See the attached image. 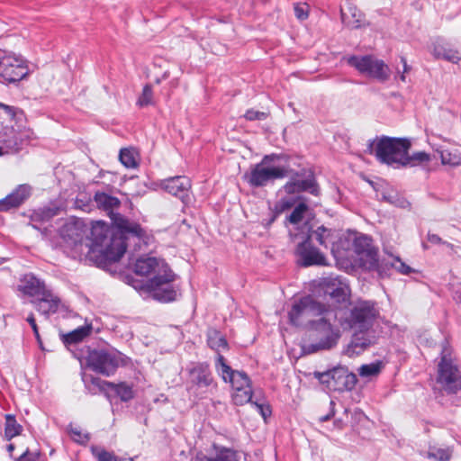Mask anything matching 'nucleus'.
<instances>
[{"instance_id": "1", "label": "nucleus", "mask_w": 461, "mask_h": 461, "mask_svg": "<svg viewBox=\"0 0 461 461\" xmlns=\"http://www.w3.org/2000/svg\"><path fill=\"white\" fill-rule=\"evenodd\" d=\"M109 232L104 221H96L89 238L83 221L78 220L65 222L59 230L64 250L69 258L93 262L98 267L119 261L126 252L127 244L122 235H109Z\"/></svg>"}, {"instance_id": "2", "label": "nucleus", "mask_w": 461, "mask_h": 461, "mask_svg": "<svg viewBox=\"0 0 461 461\" xmlns=\"http://www.w3.org/2000/svg\"><path fill=\"white\" fill-rule=\"evenodd\" d=\"M94 202L98 209L105 212L110 216L113 224L116 228V230L110 231L109 235L122 234L125 243L129 235L136 238L139 241L143 239L145 230L139 223L131 221L119 213H114V210L118 209L121 205V202L117 197L104 192H96L94 195Z\"/></svg>"}, {"instance_id": "3", "label": "nucleus", "mask_w": 461, "mask_h": 461, "mask_svg": "<svg viewBox=\"0 0 461 461\" xmlns=\"http://www.w3.org/2000/svg\"><path fill=\"white\" fill-rule=\"evenodd\" d=\"M339 312L329 308L313 326L309 330L314 333L317 341L303 347L306 354H312L320 350H330L335 348L341 336L340 330L335 321H339Z\"/></svg>"}, {"instance_id": "4", "label": "nucleus", "mask_w": 461, "mask_h": 461, "mask_svg": "<svg viewBox=\"0 0 461 461\" xmlns=\"http://www.w3.org/2000/svg\"><path fill=\"white\" fill-rule=\"evenodd\" d=\"M339 323L343 330H354L358 332L368 330L379 315L375 303L359 301L348 310H339Z\"/></svg>"}, {"instance_id": "5", "label": "nucleus", "mask_w": 461, "mask_h": 461, "mask_svg": "<svg viewBox=\"0 0 461 461\" xmlns=\"http://www.w3.org/2000/svg\"><path fill=\"white\" fill-rule=\"evenodd\" d=\"M411 145L407 138L382 136L369 140L367 148L370 153H375L380 162L398 167L402 156L409 151Z\"/></svg>"}, {"instance_id": "6", "label": "nucleus", "mask_w": 461, "mask_h": 461, "mask_svg": "<svg viewBox=\"0 0 461 461\" xmlns=\"http://www.w3.org/2000/svg\"><path fill=\"white\" fill-rule=\"evenodd\" d=\"M329 308L317 302L312 295L303 296L294 302L289 311V321L295 327L310 330L313 326V322L317 321Z\"/></svg>"}, {"instance_id": "7", "label": "nucleus", "mask_w": 461, "mask_h": 461, "mask_svg": "<svg viewBox=\"0 0 461 461\" xmlns=\"http://www.w3.org/2000/svg\"><path fill=\"white\" fill-rule=\"evenodd\" d=\"M437 382L447 394H456L461 391V366L447 347H443L441 351Z\"/></svg>"}, {"instance_id": "8", "label": "nucleus", "mask_w": 461, "mask_h": 461, "mask_svg": "<svg viewBox=\"0 0 461 461\" xmlns=\"http://www.w3.org/2000/svg\"><path fill=\"white\" fill-rule=\"evenodd\" d=\"M289 174V166L269 167L257 163L244 174L243 179L250 187L259 188L267 186L277 179L285 178Z\"/></svg>"}, {"instance_id": "9", "label": "nucleus", "mask_w": 461, "mask_h": 461, "mask_svg": "<svg viewBox=\"0 0 461 461\" xmlns=\"http://www.w3.org/2000/svg\"><path fill=\"white\" fill-rule=\"evenodd\" d=\"M125 357L115 350L89 351L86 362L93 371L109 376L115 372L121 364H125Z\"/></svg>"}, {"instance_id": "10", "label": "nucleus", "mask_w": 461, "mask_h": 461, "mask_svg": "<svg viewBox=\"0 0 461 461\" xmlns=\"http://www.w3.org/2000/svg\"><path fill=\"white\" fill-rule=\"evenodd\" d=\"M176 275L167 268L161 275L154 276L147 281L145 287L151 296L161 303H169L176 300L177 291L172 284Z\"/></svg>"}, {"instance_id": "11", "label": "nucleus", "mask_w": 461, "mask_h": 461, "mask_svg": "<svg viewBox=\"0 0 461 461\" xmlns=\"http://www.w3.org/2000/svg\"><path fill=\"white\" fill-rule=\"evenodd\" d=\"M289 180L283 186L287 194L308 192L314 196L319 195L320 187L312 170L306 167L294 170L289 167Z\"/></svg>"}, {"instance_id": "12", "label": "nucleus", "mask_w": 461, "mask_h": 461, "mask_svg": "<svg viewBox=\"0 0 461 461\" xmlns=\"http://www.w3.org/2000/svg\"><path fill=\"white\" fill-rule=\"evenodd\" d=\"M347 63L355 68L360 74L384 82L389 78V68L381 59L371 55H352L346 58Z\"/></svg>"}, {"instance_id": "13", "label": "nucleus", "mask_w": 461, "mask_h": 461, "mask_svg": "<svg viewBox=\"0 0 461 461\" xmlns=\"http://www.w3.org/2000/svg\"><path fill=\"white\" fill-rule=\"evenodd\" d=\"M188 390L195 394L211 392L217 387L210 366L206 362L195 363L189 370Z\"/></svg>"}, {"instance_id": "14", "label": "nucleus", "mask_w": 461, "mask_h": 461, "mask_svg": "<svg viewBox=\"0 0 461 461\" xmlns=\"http://www.w3.org/2000/svg\"><path fill=\"white\" fill-rule=\"evenodd\" d=\"M353 252L355 261L359 267L373 270L378 264V251L372 243V239L366 235H359L354 239Z\"/></svg>"}, {"instance_id": "15", "label": "nucleus", "mask_w": 461, "mask_h": 461, "mask_svg": "<svg viewBox=\"0 0 461 461\" xmlns=\"http://www.w3.org/2000/svg\"><path fill=\"white\" fill-rule=\"evenodd\" d=\"M29 70L25 61L15 55L0 57V80L8 83L17 82L25 77Z\"/></svg>"}, {"instance_id": "16", "label": "nucleus", "mask_w": 461, "mask_h": 461, "mask_svg": "<svg viewBox=\"0 0 461 461\" xmlns=\"http://www.w3.org/2000/svg\"><path fill=\"white\" fill-rule=\"evenodd\" d=\"M295 254L298 258L297 263L304 267L327 264L324 255L312 244V235L309 234L298 243Z\"/></svg>"}, {"instance_id": "17", "label": "nucleus", "mask_w": 461, "mask_h": 461, "mask_svg": "<svg viewBox=\"0 0 461 461\" xmlns=\"http://www.w3.org/2000/svg\"><path fill=\"white\" fill-rule=\"evenodd\" d=\"M321 285L324 293L338 303L345 302L349 294L348 285L346 278L342 276L325 277L322 279Z\"/></svg>"}, {"instance_id": "18", "label": "nucleus", "mask_w": 461, "mask_h": 461, "mask_svg": "<svg viewBox=\"0 0 461 461\" xmlns=\"http://www.w3.org/2000/svg\"><path fill=\"white\" fill-rule=\"evenodd\" d=\"M161 187L168 194L177 197L184 203L189 199L191 181L187 176H177L169 177L161 182Z\"/></svg>"}, {"instance_id": "19", "label": "nucleus", "mask_w": 461, "mask_h": 461, "mask_svg": "<svg viewBox=\"0 0 461 461\" xmlns=\"http://www.w3.org/2000/svg\"><path fill=\"white\" fill-rule=\"evenodd\" d=\"M47 289L45 282L32 273L21 276L17 284V291L28 297H39Z\"/></svg>"}, {"instance_id": "20", "label": "nucleus", "mask_w": 461, "mask_h": 461, "mask_svg": "<svg viewBox=\"0 0 461 461\" xmlns=\"http://www.w3.org/2000/svg\"><path fill=\"white\" fill-rule=\"evenodd\" d=\"M32 187L28 184L17 185L11 194L0 200V211L8 212L20 207L32 195Z\"/></svg>"}, {"instance_id": "21", "label": "nucleus", "mask_w": 461, "mask_h": 461, "mask_svg": "<svg viewBox=\"0 0 461 461\" xmlns=\"http://www.w3.org/2000/svg\"><path fill=\"white\" fill-rule=\"evenodd\" d=\"M167 268L169 267L164 260L148 256L139 258L134 266L135 273L140 276L161 275Z\"/></svg>"}, {"instance_id": "22", "label": "nucleus", "mask_w": 461, "mask_h": 461, "mask_svg": "<svg viewBox=\"0 0 461 461\" xmlns=\"http://www.w3.org/2000/svg\"><path fill=\"white\" fill-rule=\"evenodd\" d=\"M332 377L330 391L333 392L351 391L357 382L356 375L342 366L334 367Z\"/></svg>"}, {"instance_id": "23", "label": "nucleus", "mask_w": 461, "mask_h": 461, "mask_svg": "<svg viewBox=\"0 0 461 461\" xmlns=\"http://www.w3.org/2000/svg\"><path fill=\"white\" fill-rule=\"evenodd\" d=\"M375 343V337L365 332H358L352 336L350 342L343 350V354L348 357H354L366 351Z\"/></svg>"}, {"instance_id": "24", "label": "nucleus", "mask_w": 461, "mask_h": 461, "mask_svg": "<svg viewBox=\"0 0 461 461\" xmlns=\"http://www.w3.org/2000/svg\"><path fill=\"white\" fill-rule=\"evenodd\" d=\"M36 301H33V304L36 310L46 318H49L50 314L57 312L60 299L55 295L50 290L47 289Z\"/></svg>"}, {"instance_id": "25", "label": "nucleus", "mask_w": 461, "mask_h": 461, "mask_svg": "<svg viewBox=\"0 0 461 461\" xmlns=\"http://www.w3.org/2000/svg\"><path fill=\"white\" fill-rule=\"evenodd\" d=\"M342 23L349 29H359L366 25L363 13L357 6L349 5L347 11H340Z\"/></svg>"}, {"instance_id": "26", "label": "nucleus", "mask_w": 461, "mask_h": 461, "mask_svg": "<svg viewBox=\"0 0 461 461\" xmlns=\"http://www.w3.org/2000/svg\"><path fill=\"white\" fill-rule=\"evenodd\" d=\"M432 52L436 59H442L454 64H457L461 60L459 52L441 39L433 43Z\"/></svg>"}, {"instance_id": "27", "label": "nucleus", "mask_w": 461, "mask_h": 461, "mask_svg": "<svg viewBox=\"0 0 461 461\" xmlns=\"http://www.w3.org/2000/svg\"><path fill=\"white\" fill-rule=\"evenodd\" d=\"M208 347L218 354L229 349V344L225 336L216 329L211 328L206 333Z\"/></svg>"}, {"instance_id": "28", "label": "nucleus", "mask_w": 461, "mask_h": 461, "mask_svg": "<svg viewBox=\"0 0 461 461\" xmlns=\"http://www.w3.org/2000/svg\"><path fill=\"white\" fill-rule=\"evenodd\" d=\"M82 380L87 392L93 395L98 394L110 386H113V383L102 380L99 377H95L92 375L86 373L82 374Z\"/></svg>"}, {"instance_id": "29", "label": "nucleus", "mask_w": 461, "mask_h": 461, "mask_svg": "<svg viewBox=\"0 0 461 461\" xmlns=\"http://www.w3.org/2000/svg\"><path fill=\"white\" fill-rule=\"evenodd\" d=\"M216 453L213 456H208L204 454H197L195 461H239L236 452L228 447H217L214 446Z\"/></svg>"}, {"instance_id": "30", "label": "nucleus", "mask_w": 461, "mask_h": 461, "mask_svg": "<svg viewBox=\"0 0 461 461\" xmlns=\"http://www.w3.org/2000/svg\"><path fill=\"white\" fill-rule=\"evenodd\" d=\"M312 210L305 201H299L294 207L289 215L286 216V221L293 225L301 223L304 219L310 218Z\"/></svg>"}, {"instance_id": "31", "label": "nucleus", "mask_w": 461, "mask_h": 461, "mask_svg": "<svg viewBox=\"0 0 461 461\" xmlns=\"http://www.w3.org/2000/svg\"><path fill=\"white\" fill-rule=\"evenodd\" d=\"M306 234L312 235V240L314 239L321 246L328 248L329 244L333 243L335 237L334 231L331 229H328L323 225L319 226L315 230Z\"/></svg>"}, {"instance_id": "32", "label": "nucleus", "mask_w": 461, "mask_h": 461, "mask_svg": "<svg viewBox=\"0 0 461 461\" xmlns=\"http://www.w3.org/2000/svg\"><path fill=\"white\" fill-rule=\"evenodd\" d=\"M215 369L217 374L221 379L228 383L231 377L238 372V370L232 369L226 362L224 357L221 354H218L215 358Z\"/></svg>"}, {"instance_id": "33", "label": "nucleus", "mask_w": 461, "mask_h": 461, "mask_svg": "<svg viewBox=\"0 0 461 461\" xmlns=\"http://www.w3.org/2000/svg\"><path fill=\"white\" fill-rule=\"evenodd\" d=\"M430 156L425 151L414 152L409 155L408 152L402 156L400 166L402 167H416L418 165L429 162Z\"/></svg>"}, {"instance_id": "34", "label": "nucleus", "mask_w": 461, "mask_h": 461, "mask_svg": "<svg viewBox=\"0 0 461 461\" xmlns=\"http://www.w3.org/2000/svg\"><path fill=\"white\" fill-rule=\"evenodd\" d=\"M231 399L235 405L242 406L249 402L251 404L255 401L253 400L252 386L234 390Z\"/></svg>"}, {"instance_id": "35", "label": "nucleus", "mask_w": 461, "mask_h": 461, "mask_svg": "<svg viewBox=\"0 0 461 461\" xmlns=\"http://www.w3.org/2000/svg\"><path fill=\"white\" fill-rule=\"evenodd\" d=\"M439 154L441 163L443 165H449L452 167H457L461 165V153L457 149H437Z\"/></svg>"}, {"instance_id": "36", "label": "nucleus", "mask_w": 461, "mask_h": 461, "mask_svg": "<svg viewBox=\"0 0 461 461\" xmlns=\"http://www.w3.org/2000/svg\"><path fill=\"white\" fill-rule=\"evenodd\" d=\"M119 159L127 168H135L138 167V153L134 149H122L119 153Z\"/></svg>"}, {"instance_id": "37", "label": "nucleus", "mask_w": 461, "mask_h": 461, "mask_svg": "<svg viewBox=\"0 0 461 461\" xmlns=\"http://www.w3.org/2000/svg\"><path fill=\"white\" fill-rule=\"evenodd\" d=\"M91 326H81L64 336V343L74 344L82 341L90 334Z\"/></svg>"}, {"instance_id": "38", "label": "nucleus", "mask_w": 461, "mask_h": 461, "mask_svg": "<svg viewBox=\"0 0 461 461\" xmlns=\"http://www.w3.org/2000/svg\"><path fill=\"white\" fill-rule=\"evenodd\" d=\"M59 209L58 207H44L34 211L31 216L32 221H48L58 215Z\"/></svg>"}, {"instance_id": "39", "label": "nucleus", "mask_w": 461, "mask_h": 461, "mask_svg": "<svg viewBox=\"0 0 461 461\" xmlns=\"http://www.w3.org/2000/svg\"><path fill=\"white\" fill-rule=\"evenodd\" d=\"M22 431V426L17 423L14 416L11 414H7L5 416V436L7 439H12L13 438L18 436Z\"/></svg>"}, {"instance_id": "40", "label": "nucleus", "mask_w": 461, "mask_h": 461, "mask_svg": "<svg viewBox=\"0 0 461 461\" xmlns=\"http://www.w3.org/2000/svg\"><path fill=\"white\" fill-rule=\"evenodd\" d=\"M383 368L381 361H375L370 364L362 365L358 368V375L361 377H372L377 375Z\"/></svg>"}, {"instance_id": "41", "label": "nucleus", "mask_w": 461, "mask_h": 461, "mask_svg": "<svg viewBox=\"0 0 461 461\" xmlns=\"http://www.w3.org/2000/svg\"><path fill=\"white\" fill-rule=\"evenodd\" d=\"M228 383L231 384L233 391L251 386L250 378L243 371H238Z\"/></svg>"}, {"instance_id": "42", "label": "nucleus", "mask_w": 461, "mask_h": 461, "mask_svg": "<svg viewBox=\"0 0 461 461\" xmlns=\"http://www.w3.org/2000/svg\"><path fill=\"white\" fill-rule=\"evenodd\" d=\"M110 388L113 389L122 402H128L134 397L132 387L126 383L113 384V386H110Z\"/></svg>"}, {"instance_id": "43", "label": "nucleus", "mask_w": 461, "mask_h": 461, "mask_svg": "<svg viewBox=\"0 0 461 461\" xmlns=\"http://www.w3.org/2000/svg\"><path fill=\"white\" fill-rule=\"evenodd\" d=\"M14 107L0 103V125H5V127H7L8 123H11L14 120Z\"/></svg>"}, {"instance_id": "44", "label": "nucleus", "mask_w": 461, "mask_h": 461, "mask_svg": "<svg viewBox=\"0 0 461 461\" xmlns=\"http://www.w3.org/2000/svg\"><path fill=\"white\" fill-rule=\"evenodd\" d=\"M92 452L98 461H133L132 458H120L118 459L113 454L98 447H92Z\"/></svg>"}, {"instance_id": "45", "label": "nucleus", "mask_w": 461, "mask_h": 461, "mask_svg": "<svg viewBox=\"0 0 461 461\" xmlns=\"http://www.w3.org/2000/svg\"><path fill=\"white\" fill-rule=\"evenodd\" d=\"M296 199L293 197H283L275 205L276 214H280L294 208L296 205Z\"/></svg>"}, {"instance_id": "46", "label": "nucleus", "mask_w": 461, "mask_h": 461, "mask_svg": "<svg viewBox=\"0 0 461 461\" xmlns=\"http://www.w3.org/2000/svg\"><path fill=\"white\" fill-rule=\"evenodd\" d=\"M314 377L318 379V381L326 385V388L330 391L332 376L334 375V368L327 370L325 372H314Z\"/></svg>"}, {"instance_id": "47", "label": "nucleus", "mask_w": 461, "mask_h": 461, "mask_svg": "<svg viewBox=\"0 0 461 461\" xmlns=\"http://www.w3.org/2000/svg\"><path fill=\"white\" fill-rule=\"evenodd\" d=\"M153 91L149 85L143 87L142 94L139 97L137 104L140 107L148 106L152 104Z\"/></svg>"}, {"instance_id": "48", "label": "nucleus", "mask_w": 461, "mask_h": 461, "mask_svg": "<svg viewBox=\"0 0 461 461\" xmlns=\"http://www.w3.org/2000/svg\"><path fill=\"white\" fill-rule=\"evenodd\" d=\"M68 431L71 438L79 444H86L89 440V435L82 433L81 429L77 427H68Z\"/></svg>"}, {"instance_id": "49", "label": "nucleus", "mask_w": 461, "mask_h": 461, "mask_svg": "<svg viewBox=\"0 0 461 461\" xmlns=\"http://www.w3.org/2000/svg\"><path fill=\"white\" fill-rule=\"evenodd\" d=\"M429 456L438 461H448L450 458V452L447 448L431 447L429 451Z\"/></svg>"}, {"instance_id": "50", "label": "nucleus", "mask_w": 461, "mask_h": 461, "mask_svg": "<svg viewBox=\"0 0 461 461\" xmlns=\"http://www.w3.org/2000/svg\"><path fill=\"white\" fill-rule=\"evenodd\" d=\"M251 405L256 408V410L260 413V415L265 420L272 413L270 406L268 404L259 402L258 399L252 402Z\"/></svg>"}, {"instance_id": "51", "label": "nucleus", "mask_w": 461, "mask_h": 461, "mask_svg": "<svg viewBox=\"0 0 461 461\" xmlns=\"http://www.w3.org/2000/svg\"><path fill=\"white\" fill-rule=\"evenodd\" d=\"M294 10V15L298 20L303 21L308 18L309 12L307 5L295 4Z\"/></svg>"}, {"instance_id": "52", "label": "nucleus", "mask_w": 461, "mask_h": 461, "mask_svg": "<svg viewBox=\"0 0 461 461\" xmlns=\"http://www.w3.org/2000/svg\"><path fill=\"white\" fill-rule=\"evenodd\" d=\"M244 116L249 121H263L267 118V113L253 109H249L246 112Z\"/></svg>"}, {"instance_id": "53", "label": "nucleus", "mask_w": 461, "mask_h": 461, "mask_svg": "<svg viewBox=\"0 0 461 461\" xmlns=\"http://www.w3.org/2000/svg\"><path fill=\"white\" fill-rule=\"evenodd\" d=\"M428 240L432 244H443V245L447 246V248H450V249L453 248V244H451L447 241L442 240V239L438 235L434 234V233H428Z\"/></svg>"}, {"instance_id": "54", "label": "nucleus", "mask_w": 461, "mask_h": 461, "mask_svg": "<svg viewBox=\"0 0 461 461\" xmlns=\"http://www.w3.org/2000/svg\"><path fill=\"white\" fill-rule=\"evenodd\" d=\"M26 321H28V323L31 325V327H32V330H33V333H34V336H35V338H36L37 341H38L39 343H41V337H40V333H39V329H38V326H37V324H36V321H35V319H34V315H33V313H31V314L27 317Z\"/></svg>"}, {"instance_id": "55", "label": "nucleus", "mask_w": 461, "mask_h": 461, "mask_svg": "<svg viewBox=\"0 0 461 461\" xmlns=\"http://www.w3.org/2000/svg\"><path fill=\"white\" fill-rule=\"evenodd\" d=\"M394 267L403 275H409L412 272V269L411 267L406 265L404 262H402L400 258H397V264L394 266Z\"/></svg>"}, {"instance_id": "56", "label": "nucleus", "mask_w": 461, "mask_h": 461, "mask_svg": "<svg viewBox=\"0 0 461 461\" xmlns=\"http://www.w3.org/2000/svg\"><path fill=\"white\" fill-rule=\"evenodd\" d=\"M383 200H384L392 204H395L397 206H403V202L400 201V199L397 198L396 194H384Z\"/></svg>"}, {"instance_id": "57", "label": "nucleus", "mask_w": 461, "mask_h": 461, "mask_svg": "<svg viewBox=\"0 0 461 461\" xmlns=\"http://www.w3.org/2000/svg\"><path fill=\"white\" fill-rule=\"evenodd\" d=\"M281 158H282L281 155L272 153L269 155H265L259 163H261L265 166H268L269 163H271L275 160L280 159Z\"/></svg>"}, {"instance_id": "58", "label": "nucleus", "mask_w": 461, "mask_h": 461, "mask_svg": "<svg viewBox=\"0 0 461 461\" xmlns=\"http://www.w3.org/2000/svg\"><path fill=\"white\" fill-rule=\"evenodd\" d=\"M401 61H402V63L403 65V71L400 75V79L404 82L405 79H406L405 73L410 71L411 67L407 64L406 59L404 57H401Z\"/></svg>"}, {"instance_id": "59", "label": "nucleus", "mask_w": 461, "mask_h": 461, "mask_svg": "<svg viewBox=\"0 0 461 461\" xmlns=\"http://www.w3.org/2000/svg\"><path fill=\"white\" fill-rule=\"evenodd\" d=\"M81 203H83V201L81 199H77L76 204L77 207L82 208L85 212L90 211V204H88V203L80 204Z\"/></svg>"}, {"instance_id": "60", "label": "nucleus", "mask_w": 461, "mask_h": 461, "mask_svg": "<svg viewBox=\"0 0 461 461\" xmlns=\"http://www.w3.org/2000/svg\"><path fill=\"white\" fill-rule=\"evenodd\" d=\"M31 454L29 451H25L16 461H31Z\"/></svg>"}, {"instance_id": "61", "label": "nucleus", "mask_w": 461, "mask_h": 461, "mask_svg": "<svg viewBox=\"0 0 461 461\" xmlns=\"http://www.w3.org/2000/svg\"><path fill=\"white\" fill-rule=\"evenodd\" d=\"M333 415H334V411H333V410H332V411H331L330 413H328L327 415H324V416L320 417V419H319V420H320V421H321V422H325V421L329 420H330Z\"/></svg>"}, {"instance_id": "62", "label": "nucleus", "mask_w": 461, "mask_h": 461, "mask_svg": "<svg viewBox=\"0 0 461 461\" xmlns=\"http://www.w3.org/2000/svg\"><path fill=\"white\" fill-rule=\"evenodd\" d=\"M14 449V446L13 444H9V445L7 446V450H8L9 452H12Z\"/></svg>"}, {"instance_id": "63", "label": "nucleus", "mask_w": 461, "mask_h": 461, "mask_svg": "<svg viewBox=\"0 0 461 461\" xmlns=\"http://www.w3.org/2000/svg\"><path fill=\"white\" fill-rule=\"evenodd\" d=\"M276 215L275 214L272 219H269L268 224L272 223L276 220Z\"/></svg>"}, {"instance_id": "64", "label": "nucleus", "mask_w": 461, "mask_h": 461, "mask_svg": "<svg viewBox=\"0 0 461 461\" xmlns=\"http://www.w3.org/2000/svg\"><path fill=\"white\" fill-rule=\"evenodd\" d=\"M3 154L2 148H0V156Z\"/></svg>"}]
</instances>
